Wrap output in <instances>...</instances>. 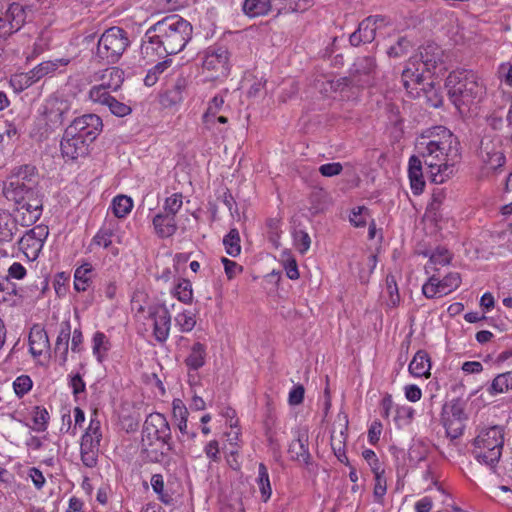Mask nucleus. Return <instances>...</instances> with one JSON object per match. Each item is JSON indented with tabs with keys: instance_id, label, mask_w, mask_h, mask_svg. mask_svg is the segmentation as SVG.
Listing matches in <instances>:
<instances>
[{
	"instance_id": "1",
	"label": "nucleus",
	"mask_w": 512,
	"mask_h": 512,
	"mask_svg": "<svg viewBox=\"0 0 512 512\" xmlns=\"http://www.w3.org/2000/svg\"><path fill=\"white\" fill-rule=\"evenodd\" d=\"M416 150L429 168L431 181L436 184L443 183L453 174V167L461 158L460 142L444 126L432 127L422 134Z\"/></svg>"
},
{
	"instance_id": "2",
	"label": "nucleus",
	"mask_w": 512,
	"mask_h": 512,
	"mask_svg": "<svg viewBox=\"0 0 512 512\" xmlns=\"http://www.w3.org/2000/svg\"><path fill=\"white\" fill-rule=\"evenodd\" d=\"M193 27L177 14L164 17L145 33L142 53L166 57L182 51L192 38Z\"/></svg>"
},
{
	"instance_id": "3",
	"label": "nucleus",
	"mask_w": 512,
	"mask_h": 512,
	"mask_svg": "<svg viewBox=\"0 0 512 512\" xmlns=\"http://www.w3.org/2000/svg\"><path fill=\"white\" fill-rule=\"evenodd\" d=\"M102 120L95 114H86L73 120L65 129L60 147L63 157L76 160L88 154L90 144L102 130Z\"/></svg>"
},
{
	"instance_id": "4",
	"label": "nucleus",
	"mask_w": 512,
	"mask_h": 512,
	"mask_svg": "<svg viewBox=\"0 0 512 512\" xmlns=\"http://www.w3.org/2000/svg\"><path fill=\"white\" fill-rule=\"evenodd\" d=\"M445 86L449 100L463 113L479 102L485 94V87L473 71H454L446 79Z\"/></svg>"
},
{
	"instance_id": "5",
	"label": "nucleus",
	"mask_w": 512,
	"mask_h": 512,
	"mask_svg": "<svg viewBox=\"0 0 512 512\" xmlns=\"http://www.w3.org/2000/svg\"><path fill=\"white\" fill-rule=\"evenodd\" d=\"M6 195L16 203L21 225L30 226L40 218L43 201L38 191L19 181H10Z\"/></svg>"
},
{
	"instance_id": "6",
	"label": "nucleus",
	"mask_w": 512,
	"mask_h": 512,
	"mask_svg": "<svg viewBox=\"0 0 512 512\" xmlns=\"http://www.w3.org/2000/svg\"><path fill=\"white\" fill-rule=\"evenodd\" d=\"M504 445L503 429L500 426H492L482 429L474 440V455L480 462L489 466L496 472Z\"/></svg>"
},
{
	"instance_id": "7",
	"label": "nucleus",
	"mask_w": 512,
	"mask_h": 512,
	"mask_svg": "<svg viewBox=\"0 0 512 512\" xmlns=\"http://www.w3.org/2000/svg\"><path fill=\"white\" fill-rule=\"evenodd\" d=\"M128 46L127 32L120 27H111L98 39L94 58L101 64H115Z\"/></svg>"
},
{
	"instance_id": "8",
	"label": "nucleus",
	"mask_w": 512,
	"mask_h": 512,
	"mask_svg": "<svg viewBox=\"0 0 512 512\" xmlns=\"http://www.w3.org/2000/svg\"><path fill=\"white\" fill-rule=\"evenodd\" d=\"M159 442L166 450H173L170 425L161 413H151L147 416L142 429V443Z\"/></svg>"
},
{
	"instance_id": "9",
	"label": "nucleus",
	"mask_w": 512,
	"mask_h": 512,
	"mask_svg": "<svg viewBox=\"0 0 512 512\" xmlns=\"http://www.w3.org/2000/svg\"><path fill=\"white\" fill-rule=\"evenodd\" d=\"M203 69L209 72V77L219 79L229 74V52L224 46H211L204 52Z\"/></svg>"
},
{
	"instance_id": "10",
	"label": "nucleus",
	"mask_w": 512,
	"mask_h": 512,
	"mask_svg": "<svg viewBox=\"0 0 512 512\" xmlns=\"http://www.w3.org/2000/svg\"><path fill=\"white\" fill-rule=\"evenodd\" d=\"M479 157L487 169L497 171L506 163L501 140L497 137L485 135L480 141Z\"/></svg>"
},
{
	"instance_id": "11",
	"label": "nucleus",
	"mask_w": 512,
	"mask_h": 512,
	"mask_svg": "<svg viewBox=\"0 0 512 512\" xmlns=\"http://www.w3.org/2000/svg\"><path fill=\"white\" fill-rule=\"evenodd\" d=\"M48 234L49 229L45 225L33 227L20 238L19 249L29 260H35L39 256Z\"/></svg>"
},
{
	"instance_id": "12",
	"label": "nucleus",
	"mask_w": 512,
	"mask_h": 512,
	"mask_svg": "<svg viewBox=\"0 0 512 512\" xmlns=\"http://www.w3.org/2000/svg\"><path fill=\"white\" fill-rule=\"evenodd\" d=\"M25 21V8L19 3L10 4L5 12H0V37H7L17 32Z\"/></svg>"
},
{
	"instance_id": "13",
	"label": "nucleus",
	"mask_w": 512,
	"mask_h": 512,
	"mask_svg": "<svg viewBox=\"0 0 512 512\" xmlns=\"http://www.w3.org/2000/svg\"><path fill=\"white\" fill-rule=\"evenodd\" d=\"M386 24L384 16H368L360 22L357 31L350 35L351 45L359 46L361 43H371L375 39L377 29L386 26Z\"/></svg>"
},
{
	"instance_id": "14",
	"label": "nucleus",
	"mask_w": 512,
	"mask_h": 512,
	"mask_svg": "<svg viewBox=\"0 0 512 512\" xmlns=\"http://www.w3.org/2000/svg\"><path fill=\"white\" fill-rule=\"evenodd\" d=\"M148 317L153 321V335L155 339L163 343L169 336L171 327V315L165 306L149 308Z\"/></svg>"
},
{
	"instance_id": "15",
	"label": "nucleus",
	"mask_w": 512,
	"mask_h": 512,
	"mask_svg": "<svg viewBox=\"0 0 512 512\" xmlns=\"http://www.w3.org/2000/svg\"><path fill=\"white\" fill-rule=\"evenodd\" d=\"M288 452L290 454L291 460L297 461L307 468L312 464V456L309 452V436L307 431L298 432L297 438L290 443Z\"/></svg>"
},
{
	"instance_id": "16",
	"label": "nucleus",
	"mask_w": 512,
	"mask_h": 512,
	"mask_svg": "<svg viewBox=\"0 0 512 512\" xmlns=\"http://www.w3.org/2000/svg\"><path fill=\"white\" fill-rule=\"evenodd\" d=\"M101 439L100 421L96 417L91 418L88 428L81 437L80 452H99Z\"/></svg>"
},
{
	"instance_id": "17",
	"label": "nucleus",
	"mask_w": 512,
	"mask_h": 512,
	"mask_svg": "<svg viewBox=\"0 0 512 512\" xmlns=\"http://www.w3.org/2000/svg\"><path fill=\"white\" fill-rule=\"evenodd\" d=\"M374 69V58L370 56L357 58L351 69V75L353 77L354 84L361 86L368 84V77L374 71Z\"/></svg>"
},
{
	"instance_id": "18",
	"label": "nucleus",
	"mask_w": 512,
	"mask_h": 512,
	"mask_svg": "<svg viewBox=\"0 0 512 512\" xmlns=\"http://www.w3.org/2000/svg\"><path fill=\"white\" fill-rule=\"evenodd\" d=\"M50 347L49 338L44 328L35 325L29 333V349L34 357L40 356Z\"/></svg>"
},
{
	"instance_id": "19",
	"label": "nucleus",
	"mask_w": 512,
	"mask_h": 512,
	"mask_svg": "<svg viewBox=\"0 0 512 512\" xmlns=\"http://www.w3.org/2000/svg\"><path fill=\"white\" fill-rule=\"evenodd\" d=\"M408 176L411 189L414 194H420L425 187V181L422 172V161L419 156L413 155L409 159Z\"/></svg>"
},
{
	"instance_id": "20",
	"label": "nucleus",
	"mask_w": 512,
	"mask_h": 512,
	"mask_svg": "<svg viewBox=\"0 0 512 512\" xmlns=\"http://www.w3.org/2000/svg\"><path fill=\"white\" fill-rule=\"evenodd\" d=\"M153 226L156 234L160 238H168L172 236L177 230L175 217L170 216L164 212H159L154 216Z\"/></svg>"
},
{
	"instance_id": "21",
	"label": "nucleus",
	"mask_w": 512,
	"mask_h": 512,
	"mask_svg": "<svg viewBox=\"0 0 512 512\" xmlns=\"http://www.w3.org/2000/svg\"><path fill=\"white\" fill-rule=\"evenodd\" d=\"M416 65H419L418 60L411 58L402 73L403 85L410 94L415 90L411 85H421L423 81V73L419 72L420 69Z\"/></svg>"
},
{
	"instance_id": "22",
	"label": "nucleus",
	"mask_w": 512,
	"mask_h": 512,
	"mask_svg": "<svg viewBox=\"0 0 512 512\" xmlns=\"http://www.w3.org/2000/svg\"><path fill=\"white\" fill-rule=\"evenodd\" d=\"M187 87V79L179 76L173 87L168 89L161 97V102L165 106H173L180 103L184 98V92Z\"/></svg>"
},
{
	"instance_id": "23",
	"label": "nucleus",
	"mask_w": 512,
	"mask_h": 512,
	"mask_svg": "<svg viewBox=\"0 0 512 512\" xmlns=\"http://www.w3.org/2000/svg\"><path fill=\"white\" fill-rule=\"evenodd\" d=\"M441 56V49L436 44L430 43L423 46L419 57L415 58L429 71L431 68H435L438 62H441Z\"/></svg>"
},
{
	"instance_id": "24",
	"label": "nucleus",
	"mask_w": 512,
	"mask_h": 512,
	"mask_svg": "<svg viewBox=\"0 0 512 512\" xmlns=\"http://www.w3.org/2000/svg\"><path fill=\"white\" fill-rule=\"evenodd\" d=\"M206 346L200 342H195L185 359V364L190 370H198L204 366L206 362Z\"/></svg>"
},
{
	"instance_id": "25",
	"label": "nucleus",
	"mask_w": 512,
	"mask_h": 512,
	"mask_svg": "<svg viewBox=\"0 0 512 512\" xmlns=\"http://www.w3.org/2000/svg\"><path fill=\"white\" fill-rule=\"evenodd\" d=\"M430 368V358L424 351H418L409 364V372L416 377H428Z\"/></svg>"
},
{
	"instance_id": "26",
	"label": "nucleus",
	"mask_w": 512,
	"mask_h": 512,
	"mask_svg": "<svg viewBox=\"0 0 512 512\" xmlns=\"http://www.w3.org/2000/svg\"><path fill=\"white\" fill-rule=\"evenodd\" d=\"M69 63L70 59L68 58H58L53 61H44L30 70V74L32 75V78L35 79V82H38L46 75L55 72L59 66H67Z\"/></svg>"
},
{
	"instance_id": "27",
	"label": "nucleus",
	"mask_w": 512,
	"mask_h": 512,
	"mask_svg": "<svg viewBox=\"0 0 512 512\" xmlns=\"http://www.w3.org/2000/svg\"><path fill=\"white\" fill-rule=\"evenodd\" d=\"M17 231V219L6 211H0V242L12 241Z\"/></svg>"
},
{
	"instance_id": "28",
	"label": "nucleus",
	"mask_w": 512,
	"mask_h": 512,
	"mask_svg": "<svg viewBox=\"0 0 512 512\" xmlns=\"http://www.w3.org/2000/svg\"><path fill=\"white\" fill-rule=\"evenodd\" d=\"M71 335V325L68 321H65L61 324V330L58 334L56 343H55V352H60L61 354V364H64L67 361L68 354V346L69 339Z\"/></svg>"
},
{
	"instance_id": "29",
	"label": "nucleus",
	"mask_w": 512,
	"mask_h": 512,
	"mask_svg": "<svg viewBox=\"0 0 512 512\" xmlns=\"http://www.w3.org/2000/svg\"><path fill=\"white\" fill-rule=\"evenodd\" d=\"M93 267L90 263H85L78 267L74 273V288L78 292H84L91 283V274Z\"/></svg>"
},
{
	"instance_id": "30",
	"label": "nucleus",
	"mask_w": 512,
	"mask_h": 512,
	"mask_svg": "<svg viewBox=\"0 0 512 512\" xmlns=\"http://www.w3.org/2000/svg\"><path fill=\"white\" fill-rule=\"evenodd\" d=\"M242 9L249 17L266 15L271 10V0H245Z\"/></svg>"
},
{
	"instance_id": "31",
	"label": "nucleus",
	"mask_w": 512,
	"mask_h": 512,
	"mask_svg": "<svg viewBox=\"0 0 512 512\" xmlns=\"http://www.w3.org/2000/svg\"><path fill=\"white\" fill-rule=\"evenodd\" d=\"M422 87L421 88H417L415 87V94L413 93L412 95H414L415 97H425L426 99V102L431 106V107H434V108H438L442 105L443 103V99H442V96L441 94L439 93V91L437 89H435L434 87V84L433 83H429L427 84V86H425L424 84H421Z\"/></svg>"
},
{
	"instance_id": "32",
	"label": "nucleus",
	"mask_w": 512,
	"mask_h": 512,
	"mask_svg": "<svg viewBox=\"0 0 512 512\" xmlns=\"http://www.w3.org/2000/svg\"><path fill=\"white\" fill-rule=\"evenodd\" d=\"M124 81V72L118 67H111L104 71L102 84L111 91H117Z\"/></svg>"
},
{
	"instance_id": "33",
	"label": "nucleus",
	"mask_w": 512,
	"mask_h": 512,
	"mask_svg": "<svg viewBox=\"0 0 512 512\" xmlns=\"http://www.w3.org/2000/svg\"><path fill=\"white\" fill-rule=\"evenodd\" d=\"M512 389V371L498 374L492 381L488 392L491 395L504 393Z\"/></svg>"
},
{
	"instance_id": "34",
	"label": "nucleus",
	"mask_w": 512,
	"mask_h": 512,
	"mask_svg": "<svg viewBox=\"0 0 512 512\" xmlns=\"http://www.w3.org/2000/svg\"><path fill=\"white\" fill-rule=\"evenodd\" d=\"M257 484L260 490L262 501L267 502L271 497L272 488L270 484L268 470L264 463H260L258 466Z\"/></svg>"
},
{
	"instance_id": "35",
	"label": "nucleus",
	"mask_w": 512,
	"mask_h": 512,
	"mask_svg": "<svg viewBox=\"0 0 512 512\" xmlns=\"http://www.w3.org/2000/svg\"><path fill=\"white\" fill-rule=\"evenodd\" d=\"M445 416H448L449 420L464 421L466 414L463 403L458 399H454L450 403L445 404L442 409V420H445Z\"/></svg>"
},
{
	"instance_id": "36",
	"label": "nucleus",
	"mask_w": 512,
	"mask_h": 512,
	"mask_svg": "<svg viewBox=\"0 0 512 512\" xmlns=\"http://www.w3.org/2000/svg\"><path fill=\"white\" fill-rule=\"evenodd\" d=\"M155 444L156 442L142 443L143 452L146 454L148 461L153 463H163L168 457V452L170 450H166V446H163V444H161L160 448H156Z\"/></svg>"
},
{
	"instance_id": "37",
	"label": "nucleus",
	"mask_w": 512,
	"mask_h": 512,
	"mask_svg": "<svg viewBox=\"0 0 512 512\" xmlns=\"http://www.w3.org/2000/svg\"><path fill=\"white\" fill-rule=\"evenodd\" d=\"M223 245L228 255L236 257L240 254V235L236 228L231 229L229 233L224 236Z\"/></svg>"
},
{
	"instance_id": "38",
	"label": "nucleus",
	"mask_w": 512,
	"mask_h": 512,
	"mask_svg": "<svg viewBox=\"0 0 512 512\" xmlns=\"http://www.w3.org/2000/svg\"><path fill=\"white\" fill-rule=\"evenodd\" d=\"M173 414H174V417L177 418V420H178V428H179L180 432L183 435H188V437L194 438L195 437V433L194 432L189 433L187 431L188 411H187L186 407L181 405V401L180 400H177V401L173 402Z\"/></svg>"
},
{
	"instance_id": "39",
	"label": "nucleus",
	"mask_w": 512,
	"mask_h": 512,
	"mask_svg": "<svg viewBox=\"0 0 512 512\" xmlns=\"http://www.w3.org/2000/svg\"><path fill=\"white\" fill-rule=\"evenodd\" d=\"M132 207V199L126 195H118L112 201V210L117 218L125 217Z\"/></svg>"
},
{
	"instance_id": "40",
	"label": "nucleus",
	"mask_w": 512,
	"mask_h": 512,
	"mask_svg": "<svg viewBox=\"0 0 512 512\" xmlns=\"http://www.w3.org/2000/svg\"><path fill=\"white\" fill-rule=\"evenodd\" d=\"M440 295H447L457 289L461 283L460 274L457 272L447 274L443 279L438 278Z\"/></svg>"
},
{
	"instance_id": "41",
	"label": "nucleus",
	"mask_w": 512,
	"mask_h": 512,
	"mask_svg": "<svg viewBox=\"0 0 512 512\" xmlns=\"http://www.w3.org/2000/svg\"><path fill=\"white\" fill-rule=\"evenodd\" d=\"M446 198L444 189L435 188L431 196V202L428 205L427 211L433 216L434 220H438L441 217L439 213L440 207Z\"/></svg>"
},
{
	"instance_id": "42",
	"label": "nucleus",
	"mask_w": 512,
	"mask_h": 512,
	"mask_svg": "<svg viewBox=\"0 0 512 512\" xmlns=\"http://www.w3.org/2000/svg\"><path fill=\"white\" fill-rule=\"evenodd\" d=\"M110 91V89L106 88L105 85L101 83L100 85H95L90 89L89 98L94 103L107 106L112 99Z\"/></svg>"
},
{
	"instance_id": "43",
	"label": "nucleus",
	"mask_w": 512,
	"mask_h": 512,
	"mask_svg": "<svg viewBox=\"0 0 512 512\" xmlns=\"http://www.w3.org/2000/svg\"><path fill=\"white\" fill-rule=\"evenodd\" d=\"M35 82V79L32 78V75L29 72H21L16 73L11 76L10 84L14 88L15 91L21 92L27 88H29L31 85H33Z\"/></svg>"
},
{
	"instance_id": "44",
	"label": "nucleus",
	"mask_w": 512,
	"mask_h": 512,
	"mask_svg": "<svg viewBox=\"0 0 512 512\" xmlns=\"http://www.w3.org/2000/svg\"><path fill=\"white\" fill-rule=\"evenodd\" d=\"M173 293L179 301L185 304L190 303L193 297L191 282L187 279L180 280L175 286Z\"/></svg>"
},
{
	"instance_id": "45",
	"label": "nucleus",
	"mask_w": 512,
	"mask_h": 512,
	"mask_svg": "<svg viewBox=\"0 0 512 512\" xmlns=\"http://www.w3.org/2000/svg\"><path fill=\"white\" fill-rule=\"evenodd\" d=\"M170 64L171 60L166 59L154 65L148 70L144 78V84L149 87L153 86L158 81L159 75H161L170 66Z\"/></svg>"
},
{
	"instance_id": "46",
	"label": "nucleus",
	"mask_w": 512,
	"mask_h": 512,
	"mask_svg": "<svg viewBox=\"0 0 512 512\" xmlns=\"http://www.w3.org/2000/svg\"><path fill=\"white\" fill-rule=\"evenodd\" d=\"M110 343L106 335L102 332H96L93 337V354L101 362L103 355L109 350Z\"/></svg>"
},
{
	"instance_id": "47",
	"label": "nucleus",
	"mask_w": 512,
	"mask_h": 512,
	"mask_svg": "<svg viewBox=\"0 0 512 512\" xmlns=\"http://www.w3.org/2000/svg\"><path fill=\"white\" fill-rule=\"evenodd\" d=\"M49 420L48 411L40 406L34 407L33 410V427L32 429L37 432H43L47 429Z\"/></svg>"
},
{
	"instance_id": "48",
	"label": "nucleus",
	"mask_w": 512,
	"mask_h": 512,
	"mask_svg": "<svg viewBox=\"0 0 512 512\" xmlns=\"http://www.w3.org/2000/svg\"><path fill=\"white\" fill-rule=\"evenodd\" d=\"M386 292L389 296L387 300L388 306L394 308L400 303V295L398 291V286L396 283V279L393 275L389 274L386 277Z\"/></svg>"
},
{
	"instance_id": "49",
	"label": "nucleus",
	"mask_w": 512,
	"mask_h": 512,
	"mask_svg": "<svg viewBox=\"0 0 512 512\" xmlns=\"http://www.w3.org/2000/svg\"><path fill=\"white\" fill-rule=\"evenodd\" d=\"M175 324L181 332H190L196 325L195 315L185 310L175 317Z\"/></svg>"
},
{
	"instance_id": "50",
	"label": "nucleus",
	"mask_w": 512,
	"mask_h": 512,
	"mask_svg": "<svg viewBox=\"0 0 512 512\" xmlns=\"http://www.w3.org/2000/svg\"><path fill=\"white\" fill-rule=\"evenodd\" d=\"M293 241L294 246L301 254H305L309 250L311 245V238L309 234L302 229L294 230Z\"/></svg>"
},
{
	"instance_id": "51",
	"label": "nucleus",
	"mask_w": 512,
	"mask_h": 512,
	"mask_svg": "<svg viewBox=\"0 0 512 512\" xmlns=\"http://www.w3.org/2000/svg\"><path fill=\"white\" fill-rule=\"evenodd\" d=\"M224 105V98L221 95H216L209 102L208 108L203 116L205 123H210L216 115L222 110Z\"/></svg>"
},
{
	"instance_id": "52",
	"label": "nucleus",
	"mask_w": 512,
	"mask_h": 512,
	"mask_svg": "<svg viewBox=\"0 0 512 512\" xmlns=\"http://www.w3.org/2000/svg\"><path fill=\"white\" fill-rule=\"evenodd\" d=\"M151 486L154 492L159 495V499L163 503L169 504L172 501L171 495L164 493V480L162 475L154 474L151 478Z\"/></svg>"
},
{
	"instance_id": "53",
	"label": "nucleus",
	"mask_w": 512,
	"mask_h": 512,
	"mask_svg": "<svg viewBox=\"0 0 512 512\" xmlns=\"http://www.w3.org/2000/svg\"><path fill=\"white\" fill-rule=\"evenodd\" d=\"M13 388L15 394L21 398L31 390L32 380L27 375H21L14 380Z\"/></svg>"
},
{
	"instance_id": "54",
	"label": "nucleus",
	"mask_w": 512,
	"mask_h": 512,
	"mask_svg": "<svg viewBox=\"0 0 512 512\" xmlns=\"http://www.w3.org/2000/svg\"><path fill=\"white\" fill-rule=\"evenodd\" d=\"M182 207V195L175 193L170 197L166 198L164 204V213L169 214L170 216L175 217L177 212Z\"/></svg>"
},
{
	"instance_id": "55",
	"label": "nucleus",
	"mask_w": 512,
	"mask_h": 512,
	"mask_svg": "<svg viewBox=\"0 0 512 512\" xmlns=\"http://www.w3.org/2000/svg\"><path fill=\"white\" fill-rule=\"evenodd\" d=\"M442 422L449 437L455 439L462 435L464 421L449 420L448 416H445V420H442Z\"/></svg>"
},
{
	"instance_id": "56",
	"label": "nucleus",
	"mask_w": 512,
	"mask_h": 512,
	"mask_svg": "<svg viewBox=\"0 0 512 512\" xmlns=\"http://www.w3.org/2000/svg\"><path fill=\"white\" fill-rule=\"evenodd\" d=\"M113 232L110 228L103 227L92 239V244L99 247L108 248L112 243Z\"/></svg>"
},
{
	"instance_id": "57",
	"label": "nucleus",
	"mask_w": 512,
	"mask_h": 512,
	"mask_svg": "<svg viewBox=\"0 0 512 512\" xmlns=\"http://www.w3.org/2000/svg\"><path fill=\"white\" fill-rule=\"evenodd\" d=\"M15 295L16 291L13 284L8 279L2 280L0 282V302H14Z\"/></svg>"
},
{
	"instance_id": "58",
	"label": "nucleus",
	"mask_w": 512,
	"mask_h": 512,
	"mask_svg": "<svg viewBox=\"0 0 512 512\" xmlns=\"http://www.w3.org/2000/svg\"><path fill=\"white\" fill-rule=\"evenodd\" d=\"M368 216V209L366 207H357L352 210L350 214V222L355 227H364Z\"/></svg>"
},
{
	"instance_id": "59",
	"label": "nucleus",
	"mask_w": 512,
	"mask_h": 512,
	"mask_svg": "<svg viewBox=\"0 0 512 512\" xmlns=\"http://www.w3.org/2000/svg\"><path fill=\"white\" fill-rule=\"evenodd\" d=\"M422 293L427 298H434L440 295V286L438 283V278L436 276H431L428 281L422 287Z\"/></svg>"
},
{
	"instance_id": "60",
	"label": "nucleus",
	"mask_w": 512,
	"mask_h": 512,
	"mask_svg": "<svg viewBox=\"0 0 512 512\" xmlns=\"http://www.w3.org/2000/svg\"><path fill=\"white\" fill-rule=\"evenodd\" d=\"M409 47V40H407L405 37H401L395 45L388 49L387 53L390 57H401L407 53Z\"/></svg>"
},
{
	"instance_id": "61",
	"label": "nucleus",
	"mask_w": 512,
	"mask_h": 512,
	"mask_svg": "<svg viewBox=\"0 0 512 512\" xmlns=\"http://www.w3.org/2000/svg\"><path fill=\"white\" fill-rule=\"evenodd\" d=\"M375 475V487H374V495L376 498H382L387 490L386 479L384 478V470L380 469L378 471H373Z\"/></svg>"
},
{
	"instance_id": "62",
	"label": "nucleus",
	"mask_w": 512,
	"mask_h": 512,
	"mask_svg": "<svg viewBox=\"0 0 512 512\" xmlns=\"http://www.w3.org/2000/svg\"><path fill=\"white\" fill-rule=\"evenodd\" d=\"M107 106L109 107L111 113L118 117H124L131 113V108L128 105L119 102L114 97H112Z\"/></svg>"
},
{
	"instance_id": "63",
	"label": "nucleus",
	"mask_w": 512,
	"mask_h": 512,
	"mask_svg": "<svg viewBox=\"0 0 512 512\" xmlns=\"http://www.w3.org/2000/svg\"><path fill=\"white\" fill-rule=\"evenodd\" d=\"M204 452L212 462H220L221 455H220V449H219V443L216 440L209 441L205 447Z\"/></svg>"
},
{
	"instance_id": "64",
	"label": "nucleus",
	"mask_w": 512,
	"mask_h": 512,
	"mask_svg": "<svg viewBox=\"0 0 512 512\" xmlns=\"http://www.w3.org/2000/svg\"><path fill=\"white\" fill-rule=\"evenodd\" d=\"M451 256L447 249L438 248L430 256V262L433 264L446 265L450 262Z\"/></svg>"
}]
</instances>
